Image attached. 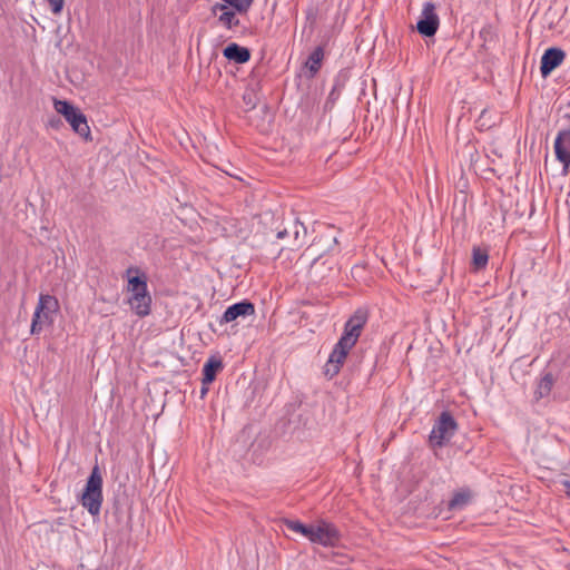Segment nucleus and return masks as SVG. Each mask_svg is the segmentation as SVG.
<instances>
[{
	"label": "nucleus",
	"instance_id": "nucleus-1",
	"mask_svg": "<svg viewBox=\"0 0 570 570\" xmlns=\"http://www.w3.org/2000/svg\"><path fill=\"white\" fill-rule=\"evenodd\" d=\"M128 275V303L130 308L139 317H145L151 312V296L148 292L147 277L142 273L138 275L139 269L136 267H129L126 271Z\"/></svg>",
	"mask_w": 570,
	"mask_h": 570
},
{
	"label": "nucleus",
	"instance_id": "nucleus-2",
	"mask_svg": "<svg viewBox=\"0 0 570 570\" xmlns=\"http://www.w3.org/2000/svg\"><path fill=\"white\" fill-rule=\"evenodd\" d=\"M55 110L61 115L71 126L72 130L83 138L91 141V131L86 115L68 100L53 99Z\"/></svg>",
	"mask_w": 570,
	"mask_h": 570
},
{
	"label": "nucleus",
	"instance_id": "nucleus-3",
	"mask_svg": "<svg viewBox=\"0 0 570 570\" xmlns=\"http://www.w3.org/2000/svg\"><path fill=\"white\" fill-rule=\"evenodd\" d=\"M80 502L92 517L100 513L102 504V475L98 465L92 468L87 479Z\"/></svg>",
	"mask_w": 570,
	"mask_h": 570
},
{
	"label": "nucleus",
	"instance_id": "nucleus-4",
	"mask_svg": "<svg viewBox=\"0 0 570 570\" xmlns=\"http://www.w3.org/2000/svg\"><path fill=\"white\" fill-rule=\"evenodd\" d=\"M59 309L58 299L49 294H40L37 307L35 309L31 333L39 334L45 326L53 323V314Z\"/></svg>",
	"mask_w": 570,
	"mask_h": 570
},
{
	"label": "nucleus",
	"instance_id": "nucleus-5",
	"mask_svg": "<svg viewBox=\"0 0 570 570\" xmlns=\"http://www.w3.org/2000/svg\"><path fill=\"white\" fill-rule=\"evenodd\" d=\"M459 424L449 411H443L435 421L429 435L432 448L444 446L456 433Z\"/></svg>",
	"mask_w": 570,
	"mask_h": 570
},
{
	"label": "nucleus",
	"instance_id": "nucleus-6",
	"mask_svg": "<svg viewBox=\"0 0 570 570\" xmlns=\"http://www.w3.org/2000/svg\"><path fill=\"white\" fill-rule=\"evenodd\" d=\"M341 538L336 525L322 519L314 523L311 543L334 548L340 544Z\"/></svg>",
	"mask_w": 570,
	"mask_h": 570
},
{
	"label": "nucleus",
	"instance_id": "nucleus-7",
	"mask_svg": "<svg viewBox=\"0 0 570 570\" xmlns=\"http://www.w3.org/2000/svg\"><path fill=\"white\" fill-rule=\"evenodd\" d=\"M368 321V311L366 308H357L346 321L344 332L340 340L344 343L355 345L361 333Z\"/></svg>",
	"mask_w": 570,
	"mask_h": 570
},
{
	"label": "nucleus",
	"instance_id": "nucleus-8",
	"mask_svg": "<svg viewBox=\"0 0 570 570\" xmlns=\"http://www.w3.org/2000/svg\"><path fill=\"white\" fill-rule=\"evenodd\" d=\"M440 26L439 16L435 12V6L432 2H425L421 17L416 23V30L421 36L433 37Z\"/></svg>",
	"mask_w": 570,
	"mask_h": 570
},
{
	"label": "nucleus",
	"instance_id": "nucleus-9",
	"mask_svg": "<svg viewBox=\"0 0 570 570\" xmlns=\"http://www.w3.org/2000/svg\"><path fill=\"white\" fill-rule=\"evenodd\" d=\"M353 345L344 343V341L338 340V342L334 345L332 353L330 354L328 361L325 365V375L332 379L337 375L341 366L343 365L350 350Z\"/></svg>",
	"mask_w": 570,
	"mask_h": 570
},
{
	"label": "nucleus",
	"instance_id": "nucleus-10",
	"mask_svg": "<svg viewBox=\"0 0 570 570\" xmlns=\"http://www.w3.org/2000/svg\"><path fill=\"white\" fill-rule=\"evenodd\" d=\"M255 314V305L248 299L237 302L226 308L219 320V324H227L238 318H245Z\"/></svg>",
	"mask_w": 570,
	"mask_h": 570
},
{
	"label": "nucleus",
	"instance_id": "nucleus-11",
	"mask_svg": "<svg viewBox=\"0 0 570 570\" xmlns=\"http://www.w3.org/2000/svg\"><path fill=\"white\" fill-rule=\"evenodd\" d=\"M566 52L557 47L548 48L540 62V72L543 78L548 77L556 68H558L564 60Z\"/></svg>",
	"mask_w": 570,
	"mask_h": 570
},
{
	"label": "nucleus",
	"instance_id": "nucleus-12",
	"mask_svg": "<svg viewBox=\"0 0 570 570\" xmlns=\"http://www.w3.org/2000/svg\"><path fill=\"white\" fill-rule=\"evenodd\" d=\"M554 153L557 159L567 169L570 166V127L558 132L554 140Z\"/></svg>",
	"mask_w": 570,
	"mask_h": 570
},
{
	"label": "nucleus",
	"instance_id": "nucleus-13",
	"mask_svg": "<svg viewBox=\"0 0 570 570\" xmlns=\"http://www.w3.org/2000/svg\"><path fill=\"white\" fill-rule=\"evenodd\" d=\"M223 55L227 60L239 65L246 63L250 59V50L235 42L227 45L223 50Z\"/></svg>",
	"mask_w": 570,
	"mask_h": 570
},
{
	"label": "nucleus",
	"instance_id": "nucleus-14",
	"mask_svg": "<svg viewBox=\"0 0 570 570\" xmlns=\"http://www.w3.org/2000/svg\"><path fill=\"white\" fill-rule=\"evenodd\" d=\"M223 362L217 357H209L203 366V385H209L213 383L219 371L223 370Z\"/></svg>",
	"mask_w": 570,
	"mask_h": 570
},
{
	"label": "nucleus",
	"instance_id": "nucleus-15",
	"mask_svg": "<svg viewBox=\"0 0 570 570\" xmlns=\"http://www.w3.org/2000/svg\"><path fill=\"white\" fill-rule=\"evenodd\" d=\"M282 523H283V525L286 527L287 530L305 537L311 542L314 524H305V523L301 522L299 520L288 519V518L282 519Z\"/></svg>",
	"mask_w": 570,
	"mask_h": 570
},
{
	"label": "nucleus",
	"instance_id": "nucleus-16",
	"mask_svg": "<svg viewBox=\"0 0 570 570\" xmlns=\"http://www.w3.org/2000/svg\"><path fill=\"white\" fill-rule=\"evenodd\" d=\"M471 491L469 489H463L453 494L452 499L449 501L448 507L451 511L462 510L471 502Z\"/></svg>",
	"mask_w": 570,
	"mask_h": 570
},
{
	"label": "nucleus",
	"instance_id": "nucleus-17",
	"mask_svg": "<svg viewBox=\"0 0 570 570\" xmlns=\"http://www.w3.org/2000/svg\"><path fill=\"white\" fill-rule=\"evenodd\" d=\"M323 58H324V49L321 46L316 47L308 56V58L305 62V67L311 72V77H314L321 69Z\"/></svg>",
	"mask_w": 570,
	"mask_h": 570
},
{
	"label": "nucleus",
	"instance_id": "nucleus-18",
	"mask_svg": "<svg viewBox=\"0 0 570 570\" xmlns=\"http://www.w3.org/2000/svg\"><path fill=\"white\" fill-rule=\"evenodd\" d=\"M554 385V376L552 373H546L541 380L539 381L537 391H535V397L542 399L550 394L552 387Z\"/></svg>",
	"mask_w": 570,
	"mask_h": 570
},
{
	"label": "nucleus",
	"instance_id": "nucleus-19",
	"mask_svg": "<svg viewBox=\"0 0 570 570\" xmlns=\"http://www.w3.org/2000/svg\"><path fill=\"white\" fill-rule=\"evenodd\" d=\"M306 233V227L298 219L292 222V247H301L304 244Z\"/></svg>",
	"mask_w": 570,
	"mask_h": 570
},
{
	"label": "nucleus",
	"instance_id": "nucleus-20",
	"mask_svg": "<svg viewBox=\"0 0 570 570\" xmlns=\"http://www.w3.org/2000/svg\"><path fill=\"white\" fill-rule=\"evenodd\" d=\"M489 261L488 252L479 247H474L472 250V267L474 271L483 269Z\"/></svg>",
	"mask_w": 570,
	"mask_h": 570
},
{
	"label": "nucleus",
	"instance_id": "nucleus-21",
	"mask_svg": "<svg viewBox=\"0 0 570 570\" xmlns=\"http://www.w3.org/2000/svg\"><path fill=\"white\" fill-rule=\"evenodd\" d=\"M219 22L224 24L227 29H233L239 26V19L236 17V13L232 10L224 11L219 18Z\"/></svg>",
	"mask_w": 570,
	"mask_h": 570
},
{
	"label": "nucleus",
	"instance_id": "nucleus-22",
	"mask_svg": "<svg viewBox=\"0 0 570 570\" xmlns=\"http://www.w3.org/2000/svg\"><path fill=\"white\" fill-rule=\"evenodd\" d=\"M227 4L232 6L237 12L245 13L248 11V6L245 0H223Z\"/></svg>",
	"mask_w": 570,
	"mask_h": 570
},
{
	"label": "nucleus",
	"instance_id": "nucleus-23",
	"mask_svg": "<svg viewBox=\"0 0 570 570\" xmlns=\"http://www.w3.org/2000/svg\"><path fill=\"white\" fill-rule=\"evenodd\" d=\"M327 261H322V256L320 255L318 257L313 259L309 267V273L314 276H320V267L321 265H325Z\"/></svg>",
	"mask_w": 570,
	"mask_h": 570
},
{
	"label": "nucleus",
	"instance_id": "nucleus-24",
	"mask_svg": "<svg viewBox=\"0 0 570 570\" xmlns=\"http://www.w3.org/2000/svg\"><path fill=\"white\" fill-rule=\"evenodd\" d=\"M53 14L61 13L65 0H47Z\"/></svg>",
	"mask_w": 570,
	"mask_h": 570
},
{
	"label": "nucleus",
	"instance_id": "nucleus-25",
	"mask_svg": "<svg viewBox=\"0 0 570 570\" xmlns=\"http://www.w3.org/2000/svg\"><path fill=\"white\" fill-rule=\"evenodd\" d=\"M48 125H49L51 128H53V129H57V130H58V129H60V128L63 126V122H62V120H61L59 117L53 116V117H51V118L49 119Z\"/></svg>",
	"mask_w": 570,
	"mask_h": 570
},
{
	"label": "nucleus",
	"instance_id": "nucleus-26",
	"mask_svg": "<svg viewBox=\"0 0 570 570\" xmlns=\"http://www.w3.org/2000/svg\"><path fill=\"white\" fill-rule=\"evenodd\" d=\"M291 236H292V225L289 227H284L283 229H279L276 234V237L278 239H285Z\"/></svg>",
	"mask_w": 570,
	"mask_h": 570
},
{
	"label": "nucleus",
	"instance_id": "nucleus-27",
	"mask_svg": "<svg viewBox=\"0 0 570 570\" xmlns=\"http://www.w3.org/2000/svg\"><path fill=\"white\" fill-rule=\"evenodd\" d=\"M212 11L214 14H216L218 11H220L223 13L224 11H228V8L226 4L215 3L212 8Z\"/></svg>",
	"mask_w": 570,
	"mask_h": 570
},
{
	"label": "nucleus",
	"instance_id": "nucleus-28",
	"mask_svg": "<svg viewBox=\"0 0 570 570\" xmlns=\"http://www.w3.org/2000/svg\"><path fill=\"white\" fill-rule=\"evenodd\" d=\"M561 484L563 485L564 490H566V494L568 497H570V481L569 480H563L561 482Z\"/></svg>",
	"mask_w": 570,
	"mask_h": 570
},
{
	"label": "nucleus",
	"instance_id": "nucleus-29",
	"mask_svg": "<svg viewBox=\"0 0 570 570\" xmlns=\"http://www.w3.org/2000/svg\"><path fill=\"white\" fill-rule=\"evenodd\" d=\"M207 393H208V385H203L202 384L200 397L204 399Z\"/></svg>",
	"mask_w": 570,
	"mask_h": 570
},
{
	"label": "nucleus",
	"instance_id": "nucleus-30",
	"mask_svg": "<svg viewBox=\"0 0 570 570\" xmlns=\"http://www.w3.org/2000/svg\"><path fill=\"white\" fill-rule=\"evenodd\" d=\"M245 1H246V3H247L248 8H250V6H252V3H253V1H254V0H245Z\"/></svg>",
	"mask_w": 570,
	"mask_h": 570
},
{
	"label": "nucleus",
	"instance_id": "nucleus-31",
	"mask_svg": "<svg viewBox=\"0 0 570 570\" xmlns=\"http://www.w3.org/2000/svg\"><path fill=\"white\" fill-rule=\"evenodd\" d=\"M563 119H567V120H569V121H570V114H566V115L563 116Z\"/></svg>",
	"mask_w": 570,
	"mask_h": 570
}]
</instances>
